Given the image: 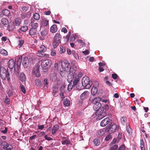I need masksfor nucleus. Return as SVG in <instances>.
Here are the masks:
<instances>
[{"instance_id":"f257e3e1","label":"nucleus","mask_w":150,"mask_h":150,"mask_svg":"<svg viewBox=\"0 0 150 150\" xmlns=\"http://www.w3.org/2000/svg\"><path fill=\"white\" fill-rule=\"evenodd\" d=\"M21 56L20 57L18 58L17 61V64L16 65L15 62L13 59H10L8 63L9 68L11 69H13L14 68V70L16 71H18L21 64Z\"/></svg>"},{"instance_id":"f03ea898","label":"nucleus","mask_w":150,"mask_h":150,"mask_svg":"<svg viewBox=\"0 0 150 150\" xmlns=\"http://www.w3.org/2000/svg\"><path fill=\"white\" fill-rule=\"evenodd\" d=\"M82 84L84 88L88 89L90 88L92 84V82L90 81L88 77L84 76L82 78Z\"/></svg>"},{"instance_id":"7ed1b4c3","label":"nucleus","mask_w":150,"mask_h":150,"mask_svg":"<svg viewBox=\"0 0 150 150\" xmlns=\"http://www.w3.org/2000/svg\"><path fill=\"white\" fill-rule=\"evenodd\" d=\"M47 48L45 46L43 45H42L39 49L38 53H37V56L38 57H45L46 58H48L49 57V55L43 53V52H45Z\"/></svg>"},{"instance_id":"20e7f679","label":"nucleus","mask_w":150,"mask_h":150,"mask_svg":"<svg viewBox=\"0 0 150 150\" xmlns=\"http://www.w3.org/2000/svg\"><path fill=\"white\" fill-rule=\"evenodd\" d=\"M52 63V61L50 60L49 59H45L41 62V67L43 69H46L50 66Z\"/></svg>"},{"instance_id":"39448f33","label":"nucleus","mask_w":150,"mask_h":150,"mask_svg":"<svg viewBox=\"0 0 150 150\" xmlns=\"http://www.w3.org/2000/svg\"><path fill=\"white\" fill-rule=\"evenodd\" d=\"M95 115L97 116L96 118L97 120H100L106 116V113L102 109H98L96 110Z\"/></svg>"},{"instance_id":"423d86ee","label":"nucleus","mask_w":150,"mask_h":150,"mask_svg":"<svg viewBox=\"0 0 150 150\" xmlns=\"http://www.w3.org/2000/svg\"><path fill=\"white\" fill-rule=\"evenodd\" d=\"M76 69V66L75 65H73L70 68L69 77L70 76L71 79L76 76V74L75 72Z\"/></svg>"},{"instance_id":"0eeeda50","label":"nucleus","mask_w":150,"mask_h":150,"mask_svg":"<svg viewBox=\"0 0 150 150\" xmlns=\"http://www.w3.org/2000/svg\"><path fill=\"white\" fill-rule=\"evenodd\" d=\"M61 66L64 71H67L69 70L70 63L67 60H64L61 62Z\"/></svg>"},{"instance_id":"6e6552de","label":"nucleus","mask_w":150,"mask_h":150,"mask_svg":"<svg viewBox=\"0 0 150 150\" xmlns=\"http://www.w3.org/2000/svg\"><path fill=\"white\" fill-rule=\"evenodd\" d=\"M117 126L116 124H113L110 127L107 126L105 129L106 132L108 131L110 133L114 132L116 129Z\"/></svg>"},{"instance_id":"1a4fd4ad","label":"nucleus","mask_w":150,"mask_h":150,"mask_svg":"<svg viewBox=\"0 0 150 150\" xmlns=\"http://www.w3.org/2000/svg\"><path fill=\"white\" fill-rule=\"evenodd\" d=\"M22 57L21 62L24 68H26L28 66L29 61L28 58L27 57Z\"/></svg>"},{"instance_id":"9d476101","label":"nucleus","mask_w":150,"mask_h":150,"mask_svg":"<svg viewBox=\"0 0 150 150\" xmlns=\"http://www.w3.org/2000/svg\"><path fill=\"white\" fill-rule=\"evenodd\" d=\"M3 148L6 150H11L13 149V147L11 145L7 143L6 141H3Z\"/></svg>"},{"instance_id":"9b49d317","label":"nucleus","mask_w":150,"mask_h":150,"mask_svg":"<svg viewBox=\"0 0 150 150\" xmlns=\"http://www.w3.org/2000/svg\"><path fill=\"white\" fill-rule=\"evenodd\" d=\"M29 25L31 26V28L37 29L38 27V23L34 19L32 18L30 19Z\"/></svg>"},{"instance_id":"f8f14e48","label":"nucleus","mask_w":150,"mask_h":150,"mask_svg":"<svg viewBox=\"0 0 150 150\" xmlns=\"http://www.w3.org/2000/svg\"><path fill=\"white\" fill-rule=\"evenodd\" d=\"M39 66H37L34 68L33 69V73L34 75L37 77H39L40 76V74L39 71Z\"/></svg>"},{"instance_id":"ddd939ff","label":"nucleus","mask_w":150,"mask_h":150,"mask_svg":"<svg viewBox=\"0 0 150 150\" xmlns=\"http://www.w3.org/2000/svg\"><path fill=\"white\" fill-rule=\"evenodd\" d=\"M110 123V119L108 118H105L103 119L100 123V125L102 127H104L107 125H109Z\"/></svg>"},{"instance_id":"4468645a","label":"nucleus","mask_w":150,"mask_h":150,"mask_svg":"<svg viewBox=\"0 0 150 150\" xmlns=\"http://www.w3.org/2000/svg\"><path fill=\"white\" fill-rule=\"evenodd\" d=\"M89 92L86 91L83 92L80 96V98L81 100H83L87 98L89 95Z\"/></svg>"},{"instance_id":"2eb2a0df","label":"nucleus","mask_w":150,"mask_h":150,"mask_svg":"<svg viewBox=\"0 0 150 150\" xmlns=\"http://www.w3.org/2000/svg\"><path fill=\"white\" fill-rule=\"evenodd\" d=\"M48 25V21L45 18L42 19L40 23V27L42 26H46Z\"/></svg>"},{"instance_id":"dca6fc26","label":"nucleus","mask_w":150,"mask_h":150,"mask_svg":"<svg viewBox=\"0 0 150 150\" xmlns=\"http://www.w3.org/2000/svg\"><path fill=\"white\" fill-rule=\"evenodd\" d=\"M40 34L43 37H46L47 34V31L44 28L40 27Z\"/></svg>"},{"instance_id":"f3484780","label":"nucleus","mask_w":150,"mask_h":150,"mask_svg":"<svg viewBox=\"0 0 150 150\" xmlns=\"http://www.w3.org/2000/svg\"><path fill=\"white\" fill-rule=\"evenodd\" d=\"M61 38V36L60 34L57 33L54 38L53 40H56L57 41L60 42Z\"/></svg>"},{"instance_id":"a211bd4d","label":"nucleus","mask_w":150,"mask_h":150,"mask_svg":"<svg viewBox=\"0 0 150 150\" xmlns=\"http://www.w3.org/2000/svg\"><path fill=\"white\" fill-rule=\"evenodd\" d=\"M57 30V28L56 25H53L50 28V32L52 33H56Z\"/></svg>"},{"instance_id":"6ab92c4d","label":"nucleus","mask_w":150,"mask_h":150,"mask_svg":"<svg viewBox=\"0 0 150 150\" xmlns=\"http://www.w3.org/2000/svg\"><path fill=\"white\" fill-rule=\"evenodd\" d=\"M21 23V20L20 18H17L15 19L13 24L16 26H19Z\"/></svg>"},{"instance_id":"aec40b11","label":"nucleus","mask_w":150,"mask_h":150,"mask_svg":"<svg viewBox=\"0 0 150 150\" xmlns=\"http://www.w3.org/2000/svg\"><path fill=\"white\" fill-rule=\"evenodd\" d=\"M59 127V126L57 125H55L52 128V134H54L55 132L57 131Z\"/></svg>"},{"instance_id":"412c9836","label":"nucleus","mask_w":150,"mask_h":150,"mask_svg":"<svg viewBox=\"0 0 150 150\" xmlns=\"http://www.w3.org/2000/svg\"><path fill=\"white\" fill-rule=\"evenodd\" d=\"M101 106V104L99 103H97L96 104H93V108L94 110H98V109H100V108Z\"/></svg>"},{"instance_id":"4be33fe9","label":"nucleus","mask_w":150,"mask_h":150,"mask_svg":"<svg viewBox=\"0 0 150 150\" xmlns=\"http://www.w3.org/2000/svg\"><path fill=\"white\" fill-rule=\"evenodd\" d=\"M37 30V29L31 28L29 32L30 35L32 36L35 35L36 33Z\"/></svg>"},{"instance_id":"5701e85b","label":"nucleus","mask_w":150,"mask_h":150,"mask_svg":"<svg viewBox=\"0 0 150 150\" xmlns=\"http://www.w3.org/2000/svg\"><path fill=\"white\" fill-rule=\"evenodd\" d=\"M97 88L95 86H93L91 89V93L92 95L94 96L97 92Z\"/></svg>"},{"instance_id":"b1692460","label":"nucleus","mask_w":150,"mask_h":150,"mask_svg":"<svg viewBox=\"0 0 150 150\" xmlns=\"http://www.w3.org/2000/svg\"><path fill=\"white\" fill-rule=\"evenodd\" d=\"M20 80L22 82L26 80V76L23 72H21L20 74Z\"/></svg>"},{"instance_id":"393cba45","label":"nucleus","mask_w":150,"mask_h":150,"mask_svg":"<svg viewBox=\"0 0 150 150\" xmlns=\"http://www.w3.org/2000/svg\"><path fill=\"white\" fill-rule=\"evenodd\" d=\"M101 99L99 97H97L95 98L92 101V103L94 104H96L97 103H99L101 101Z\"/></svg>"},{"instance_id":"a878e982","label":"nucleus","mask_w":150,"mask_h":150,"mask_svg":"<svg viewBox=\"0 0 150 150\" xmlns=\"http://www.w3.org/2000/svg\"><path fill=\"white\" fill-rule=\"evenodd\" d=\"M2 13L4 16H8L10 14V11L8 10L4 9L2 11Z\"/></svg>"},{"instance_id":"bb28decb","label":"nucleus","mask_w":150,"mask_h":150,"mask_svg":"<svg viewBox=\"0 0 150 150\" xmlns=\"http://www.w3.org/2000/svg\"><path fill=\"white\" fill-rule=\"evenodd\" d=\"M93 143L95 145L98 146L100 144V142L98 139H96L93 140Z\"/></svg>"},{"instance_id":"cd10ccee","label":"nucleus","mask_w":150,"mask_h":150,"mask_svg":"<svg viewBox=\"0 0 150 150\" xmlns=\"http://www.w3.org/2000/svg\"><path fill=\"white\" fill-rule=\"evenodd\" d=\"M0 53L4 56H7L8 54L7 51L3 49H1L0 50Z\"/></svg>"},{"instance_id":"c85d7f7f","label":"nucleus","mask_w":150,"mask_h":150,"mask_svg":"<svg viewBox=\"0 0 150 150\" xmlns=\"http://www.w3.org/2000/svg\"><path fill=\"white\" fill-rule=\"evenodd\" d=\"M61 142L62 144L63 145H67L70 143L69 140L67 139H63Z\"/></svg>"},{"instance_id":"c756f323","label":"nucleus","mask_w":150,"mask_h":150,"mask_svg":"<svg viewBox=\"0 0 150 150\" xmlns=\"http://www.w3.org/2000/svg\"><path fill=\"white\" fill-rule=\"evenodd\" d=\"M75 78L74 81L73 82V84L75 86L77 83L79 81V77H76V76H74L73 78L72 77V78Z\"/></svg>"},{"instance_id":"7c9ffc66","label":"nucleus","mask_w":150,"mask_h":150,"mask_svg":"<svg viewBox=\"0 0 150 150\" xmlns=\"http://www.w3.org/2000/svg\"><path fill=\"white\" fill-rule=\"evenodd\" d=\"M33 17L34 19L38 20L40 19V16L38 13H35L33 15Z\"/></svg>"},{"instance_id":"2f4dec72","label":"nucleus","mask_w":150,"mask_h":150,"mask_svg":"<svg viewBox=\"0 0 150 150\" xmlns=\"http://www.w3.org/2000/svg\"><path fill=\"white\" fill-rule=\"evenodd\" d=\"M60 43V42L57 41L56 40H53L52 43V46L54 48H56Z\"/></svg>"},{"instance_id":"473e14b6","label":"nucleus","mask_w":150,"mask_h":150,"mask_svg":"<svg viewBox=\"0 0 150 150\" xmlns=\"http://www.w3.org/2000/svg\"><path fill=\"white\" fill-rule=\"evenodd\" d=\"M58 89L57 88H53V95L55 96H58L57 94Z\"/></svg>"},{"instance_id":"72a5a7b5","label":"nucleus","mask_w":150,"mask_h":150,"mask_svg":"<svg viewBox=\"0 0 150 150\" xmlns=\"http://www.w3.org/2000/svg\"><path fill=\"white\" fill-rule=\"evenodd\" d=\"M64 104L66 106H68L70 105V102L67 99H64L63 102Z\"/></svg>"},{"instance_id":"f704fd0d","label":"nucleus","mask_w":150,"mask_h":150,"mask_svg":"<svg viewBox=\"0 0 150 150\" xmlns=\"http://www.w3.org/2000/svg\"><path fill=\"white\" fill-rule=\"evenodd\" d=\"M44 88L45 89H46L47 88L48 85V83L47 82V80L46 79H45L44 80Z\"/></svg>"},{"instance_id":"c9c22d12","label":"nucleus","mask_w":150,"mask_h":150,"mask_svg":"<svg viewBox=\"0 0 150 150\" xmlns=\"http://www.w3.org/2000/svg\"><path fill=\"white\" fill-rule=\"evenodd\" d=\"M105 133L104 131L102 130H99L97 132V135L99 136H103Z\"/></svg>"},{"instance_id":"e433bc0d","label":"nucleus","mask_w":150,"mask_h":150,"mask_svg":"<svg viewBox=\"0 0 150 150\" xmlns=\"http://www.w3.org/2000/svg\"><path fill=\"white\" fill-rule=\"evenodd\" d=\"M35 83L37 86H41L42 82L38 79H37L35 81Z\"/></svg>"},{"instance_id":"4c0bfd02","label":"nucleus","mask_w":150,"mask_h":150,"mask_svg":"<svg viewBox=\"0 0 150 150\" xmlns=\"http://www.w3.org/2000/svg\"><path fill=\"white\" fill-rule=\"evenodd\" d=\"M8 28L9 30L12 31L15 28V25L13 24L9 25L8 27Z\"/></svg>"},{"instance_id":"58836bf2","label":"nucleus","mask_w":150,"mask_h":150,"mask_svg":"<svg viewBox=\"0 0 150 150\" xmlns=\"http://www.w3.org/2000/svg\"><path fill=\"white\" fill-rule=\"evenodd\" d=\"M126 120V117H122L121 119V122L123 125H125V122Z\"/></svg>"},{"instance_id":"ea45409f","label":"nucleus","mask_w":150,"mask_h":150,"mask_svg":"<svg viewBox=\"0 0 150 150\" xmlns=\"http://www.w3.org/2000/svg\"><path fill=\"white\" fill-rule=\"evenodd\" d=\"M1 23L4 25H5L8 23V21L5 18H3L2 20Z\"/></svg>"},{"instance_id":"a19ab883","label":"nucleus","mask_w":150,"mask_h":150,"mask_svg":"<svg viewBox=\"0 0 150 150\" xmlns=\"http://www.w3.org/2000/svg\"><path fill=\"white\" fill-rule=\"evenodd\" d=\"M28 29V27L27 26H23L20 29L21 31L23 32L26 31Z\"/></svg>"},{"instance_id":"79ce46f5","label":"nucleus","mask_w":150,"mask_h":150,"mask_svg":"<svg viewBox=\"0 0 150 150\" xmlns=\"http://www.w3.org/2000/svg\"><path fill=\"white\" fill-rule=\"evenodd\" d=\"M51 55L52 56H54L56 54V50L54 49H51L50 52Z\"/></svg>"},{"instance_id":"37998d69","label":"nucleus","mask_w":150,"mask_h":150,"mask_svg":"<svg viewBox=\"0 0 150 150\" xmlns=\"http://www.w3.org/2000/svg\"><path fill=\"white\" fill-rule=\"evenodd\" d=\"M118 147L117 145L115 144L111 147L109 150H116Z\"/></svg>"},{"instance_id":"c03bdc74","label":"nucleus","mask_w":150,"mask_h":150,"mask_svg":"<svg viewBox=\"0 0 150 150\" xmlns=\"http://www.w3.org/2000/svg\"><path fill=\"white\" fill-rule=\"evenodd\" d=\"M74 86V84L72 85V83L69 84L67 87V90L68 91H70L72 89V87Z\"/></svg>"},{"instance_id":"a18cd8bd","label":"nucleus","mask_w":150,"mask_h":150,"mask_svg":"<svg viewBox=\"0 0 150 150\" xmlns=\"http://www.w3.org/2000/svg\"><path fill=\"white\" fill-rule=\"evenodd\" d=\"M24 41L23 40H21L18 41V45L19 47H21L24 43Z\"/></svg>"},{"instance_id":"49530a36","label":"nucleus","mask_w":150,"mask_h":150,"mask_svg":"<svg viewBox=\"0 0 150 150\" xmlns=\"http://www.w3.org/2000/svg\"><path fill=\"white\" fill-rule=\"evenodd\" d=\"M126 130L127 132L129 134H130L132 133V131L131 128L129 126H127L126 128Z\"/></svg>"},{"instance_id":"de8ad7c7","label":"nucleus","mask_w":150,"mask_h":150,"mask_svg":"<svg viewBox=\"0 0 150 150\" xmlns=\"http://www.w3.org/2000/svg\"><path fill=\"white\" fill-rule=\"evenodd\" d=\"M44 137L45 139L48 141H50L53 140V139L52 138L48 137L47 134L45 135Z\"/></svg>"},{"instance_id":"09e8293b","label":"nucleus","mask_w":150,"mask_h":150,"mask_svg":"<svg viewBox=\"0 0 150 150\" xmlns=\"http://www.w3.org/2000/svg\"><path fill=\"white\" fill-rule=\"evenodd\" d=\"M112 138L111 136L109 134L107 135L105 138V140L106 141H108Z\"/></svg>"},{"instance_id":"8fccbe9b","label":"nucleus","mask_w":150,"mask_h":150,"mask_svg":"<svg viewBox=\"0 0 150 150\" xmlns=\"http://www.w3.org/2000/svg\"><path fill=\"white\" fill-rule=\"evenodd\" d=\"M65 89L66 88L64 86H61L60 88V90L61 92H64Z\"/></svg>"},{"instance_id":"3c124183","label":"nucleus","mask_w":150,"mask_h":150,"mask_svg":"<svg viewBox=\"0 0 150 150\" xmlns=\"http://www.w3.org/2000/svg\"><path fill=\"white\" fill-rule=\"evenodd\" d=\"M65 51L66 49L64 47H60V51L61 53H63L65 52Z\"/></svg>"},{"instance_id":"603ef678","label":"nucleus","mask_w":150,"mask_h":150,"mask_svg":"<svg viewBox=\"0 0 150 150\" xmlns=\"http://www.w3.org/2000/svg\"><path fill=\"white\" fill-rule=\"evenodd\" d=\"M51 78L52 80L55 79L57 78V77L54 74H52L51 76Z\"/></svg>"},{"instance_id":"864d4df0","label":"nucleus","mask_w":150,"mask_h":150,"mask_svg":"<svg viewBox=\"0 0 150 150\" xmlns=\"http://www.w3.org/2000/svg\"><path fill=\"white\" fill-rule=\"evenodd\" d=\"M125 147L124 145H122L118 149V150H125Z\"/></svg>"},{"instance_id":"5fc2aeb1","label":"nucleus","mask_w":150,"mask_h":150,"mask_svg":"<svg viewBox=\"0 0 150 150\" xmlns=\"http://www.w3.org/2000/svg\"><path fill=\"white\" fill-rule=\"evenodd\" d=\"M4 102L7 104H9L10 103V100L9 98L6 97L5 100Z\"/></svg>"},{"instance_id":"6e6d98bb","label":"nucleus","mask_w":150,"mask_h":150,"mask_svg":"<svg viewBox=\"0 0 150 150\" xmlns=\"http://www.w3.org/2000/svg\"><path fill=\"white\" fill-rule=\"evenodd\" d=\"M21 90L24 93H25V89L23 86H22L21 87Z\"/></svg>"},{"instance_id":"4d7b16f0","label":"nucleus","mask_w":150,"mask_h":150,"mask_svg":"<svg viewBox=\"0 0 150 150\" xmlns=\"http://www.w3.org/2000/svg\"><path fill=\"white\" fill-rule=\"evenodd\" d=\"M61 31L62 32L64 33H66L67 32V30L65 28H63L61 30Z\"/></svg>"},{"instance_id":"13d9d810","label":"nucleus","mask_w":150,"mask_h":150,"mask_svg":"<svg viewBox=\"0 0 150 150\" xmlns=\"http://www.w3.org/2000/svg\"><path fill=\"white\" fill-rule=\"evenodd\" d=\"M112 78L114 79H116L117 77V75L116 74H113L112 75Z\"/></svg>"},{"instance_id":"bf43d9fd","label":"nucleus","mask_w":150,"mask_h":150,"mask_svg":"<svg viewBox=\"0 0 150 150\" xmlns=\"http://www.w3.org/2000/svg\"><path fill=\"white\" fill-rule=\"evenodd\" d=\"M82 52L86 55H87L89 53V52L88 50H86L85 51H83Z\"/></svg>"},{"instance_id":"052dcab7","label":"nucleus","mask_w":150,"mask_h":150,"mask_svg":"<svg viewBox=\"0 0 150 150\" xmlns=\"http://www.w3.org/2000/svg\"><path fill=\"white\" fill-rule=\"evenodd\" d=\"M44 135H45V133L43 132H41L39 134H38V136L39 137H41Z\"/></svg>"},{"instance_id":"680f3d73","label":"nucleus","mask_w":150,"mask_h":150,"mask_svg":"<svg viewBox=\"0 0 150 150\" xmlns=\"http://www.w3.org/2000/svg\"><path fill=\"white\" fill-rule=\"evenodd\" d=\"M36 137V135H34L31 137H30V140H33V139H35Z\"/></svg>"},{"instance_id":"e2e57ef3","label":"nucleus","mask_w":150,"mask_h":150,"mask_svg":"<svg viewBox=\"0 0 150 150\" xmlns=\"http://www.w3.org/2000/svg\"><path fill=\"white\" fill-rule=\"evenodd\" d=\"M27 16V15L25 13H22L21 14V17L22 18H25V17H26Z\"/></svg>"},{"instance_id":"0e129e2a","label":"nucleus","mask_w":150,"mask_h":150,"mask_svg":"<svg viewBox=\"0 0 150 150\" xmlns=\"http://www.w3.org/2000/svg\"><path fill=\"white\" fill-rule=\"evenodd\" d=\"M21 9L22 10L24 11H27L28 8L25 6H23L22 7Z\"/></svg>"},{"instance_id":"69168bd1","label":"nucleus","mask_w":150,"mask_h":150,"mask_svg":"<svg viewBox=\"0 0 150 150\" xmlns=\"http://www.w3.org/2000/svg\"><path fill=\"white\" fill-rule=\"evenodd\" d=\"M61 62H58L55 63L54 64V67L56 68H57L58 67V66L59 64Z\"/></svg>"},{"instance_id":"338daca9","label":"nucleus","mask_w":150,"mask_h":150,"mask_svg":"<svg viewBox=\"0 0 150 150\" xmlns=\"http://www.w3.org/2000/svg\"><path fill=\"white\" fill-rule=\"evenodd\" d=\"M140 146L142 150H145V148L144 145L143 144H142L141 142V141Z\"/></svg>"},{"instance_id":"774afa93","label":"nucleus","mask_w":150,"mask_h":150,"mask_svg":"<svg viewBox=\"0 0 150 150\" xmlns=\"http://www.w3.org/2000/svg\"><path fill=\"white\" fill-rule=\"evenodd\" d=\"M8 94L9 97L11 96L13 94V93L10 90L8 91Z\"/></svg>"}]
</instances>
